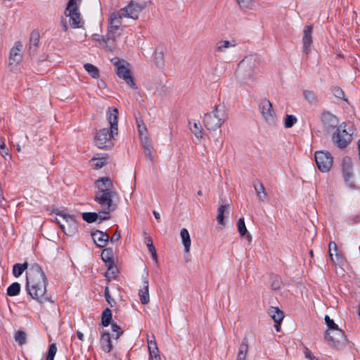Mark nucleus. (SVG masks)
Segmentation results:
<instances>
[{"mask_svg": "<svg viewBox=\"0 0 360 360\" xmlns=\"http://www.w3.org/2000/svg\"><path fill=\"white\" fill-rule=\"evenodd\" d=\"M91 238L97 248H105L109 241V236L98 230L91 233Z\"/></svg>", "mask_w": 360, "mask_h": 360, "instance_id": "nucleus-19", "label": "nucleus"}, {"mask_svg": "<svg viewBox=\"0 0 360 360\" xmlns=\"http://www.w3.org/2000/svg\"><path fill=\"white\" fill-rule=\"evenodd\" d=\"M329 256L335 265L343 266L345 263V257L341 249H328Z\"/></svg>", "mask_w": 360, "mask_h": 360, "instance_id": "nucleus-22", "label": "nucleus"}, {"mask_svg": "<svg viewBox=\"0 0 360 360\" xmlns=\"http://www.w3.org/2000/svg\"><path fill=\"white\" fill-rule=\"evenodd\" d=\"M240 7L243 9L248 8L250 0H236Z\"/></svg>", "mask_w": 360, "mask_h": 360, "instance_id": "nucleus-54", "label": "nucleus"}, {"mask_svg": "<svg viewBox=\"0 0 360 360\" xmlns=\"http://www.w3.org/2000/svg\"><path fill=\"white\" fill-rule=\"evenodd\" d=\"M107 114L110 128L100 129L94 137L96 146L100 149L105 150L111 149L113 147V139L118 134V110L109 108Z\"/></svg>", "mask_w": 360, "mask_h": 360, "instance_id": "nucleus-2", "label": "nucleus"}, {"mask_svg": "<svg viewBox=\"0 0 360 360\" xmlns=\"http://www.w3.org/2000/svg\"><path fill=\"white\" fill-rule=\"evenodd\" d=\"M39 34L37 31H33L31 33L30 39V46L29 50L30 51L35 52L39 42Z\"/></svg>", "mask_w": 360, "mask_h": 360, "instance_id": "nucleus-32", "label": "nucleus"}, {"mask_svg": "<svg viewBox=\"0 0 360 360\" xmlns=\"http://www.w3.org/2000/svg\"><path fill=\"white\" fill-rule=\"evenodd\" d=\"M155 62L159 67L164 65V51L162 49H157L155 53Z\"/></svg>", "mask_w": 360, "mask_h": 360, "instance_id": "nucleus-42", "label": "nucleus"}, {"mask_svg": "<svg viewBox=\"0 0 360 360\" xmlns=\"http://www.w3.org/2000/svg\"><path fill=\"white\" fill-rule=\"evenodd\" d=\"M139 295L141 304H146L150 301L148 281L146 278L143 281V285L139 290Z\"/></svg>", "mask_w": 360, "mask_h": 360, "instance_id": "nucleus-23", "label": "nucleus"}, {"mask_svg": "<svg viewBox=\"0 0 360 360\" xmlns=\"http://www.w3.org/2000/svg\"><path fill=\"white\" fill-rule=\"evenodd\" d=\"M248 349V340L247 338H244L239 346L236 360H246Z\"/></svg>", "mask_w": 360, "mask_h": 360, "instance_id": "nucleus-28", "label": "nucleus"}, {"mask_svg": "<svg viewBox=\"0 0 360 360\" xmlns=\"http://www.w3.org/2000/svg\"><path fill=\"white\" fill-rule=\"evenodd\" d=\"M93 39L96 41H98L100 44H102L103 48L106 50V35L104 37L100 34H94Z\"/></svg>", "mask_w": 360, "mask_h": 360, "instance_id": "nucleus-50", "label": "nucleus"}, {"mask_svg": "<svg viewBox=\"0 0 360 360\" xmlns=\"http://www.w3.org/2000/svg\"><path fill=\"white\" fill-rule=\"evenodd\" d=\"M111 328L112 332L116 333L115 339H118L123 333L122 328L115 323H112Z\"/></svg>", "mask_w": 360, "mask_h": 360, "instance_id": "nucleus-51", "label": "nucleus"}, {"mask_svg": "<svg viewBox=\"0 0 360 360\" xmlns=\"http://www.w3.org/2000/svg\"><path fill=\"white\" fill-rule=\"evenodd\" d=\"M57 352V347L55 343H52L49 347L46 360H53L54 356Z\"/></svg>", "mask_w": 360, "mask_h": 360, "instance_id": "nucleus-48", "label": "nucleus"}, {"mask_svg": "<svg viewBox=\"0 0 360 360\" xmlns=\"http://www.w3.org/2000/svg\"><path fill=\"white\" fill-rule=\"evenodd\" d=\"M148 252L149 256L155 262L156 265H158V255L156 252V249H148Z\"/></svg>", "mask_w": 360, "mask_h": 360, "instance_id": "nucleus-52", "label": "nucleus"}, {"mask_svg": "<svg viewBox=\"0 0 360 360\" xmlns=\"http://www.w3.org/2000/svg\"><path fill=\"white\" fill-rule=\"evenodd\" d=\"M136 122L137 127H139V126L141 125V124H145L141 117H136Z\"/></svg>", "mask_w": 360, "mask_h": 360, "instance_id": "nucleus-62", "label": "nucleus"}, {"mask_svg": "<svg viewBox=\"0 0 360 360\" xmlns=\"http://www.w3.org/2000/svg\"><path fill=\"white\" fill-rule=\"evenodd\" d=\"M351 219H352L354 223H358L360 221V217L358 215H356L354 217H352Z\"/></svg>", "mask_w": 360, "mask_h": 360, "instance_id": "nucleus-63", "label": "nucleus"}, {"mask_svg": "<svg viewBox=\"0 0 360 360\" xmlns=\"http://www.w3.org/2000/svg\"><path fill=\"white\" fill-rule=\"evenodd\" d=\"M101 346L102 349L106 353H109L112 349V345L110 340V335L108 332H104L101 338Z\"/></svg>", "mask_w": 360, "mask_h": 360, "instance_id": "nucleus-27", "label": "nucleus"}, {"mask_svg": "<svg viewBox=\"0 0 360 360\" xmlns=\"http://www.w3.org/2000/svg\"><path fill=\"white\" fill-rule=\"evenodd\" d=\"M181 238L182 240V243L184 248H190L191 247V238L190 235L186 229H182L181 230Z\"/></svg>", "mask_w": 360, "mask_h": 360, "instance_id": "nucleus-39", "label": "nucleus"}, {"mask_svg": "<svg viewBox=\"0 0 360 360\" xmlns=\"http://www.w3.org/2000/svg\"><path fill=\"white\" fill-rule=\"evenodd\" d=\"M325 321L328 328V330L326 332H331L333 330L339 329L338 326L334 323L333 320L330 319L329 316H325Z\"/></svg>", "mask_w": 360, "mask_h": 360, "instance_id": "nucleus-47", "label": "nucleus"}, {"mask_svg": "<svg viewBox=\"0 0 360 360\" xmlns=\"http://www.w3.org/2000/svg\"><path fill=\"white\" fill-rule=\"evenodd\" d=\"M259 109L263 119L269 125L275 126L276 124V114L269 100L267 98L262 99L259 105Z\"/></svg>", "mask_w": 360, "mask_h": 360, "instance_id": "nucleus-8", "label": "nucleus"}, {"mask_svg": "<svg viewBox=\"0 0 360 360\" xmlns=\"http://www.w3.org/2000/svg\"><path fill=\"white\" fill-rule=\"evenodd\" d=\"M342 172L345 181L352 186V180L353 179L352 172V161L349 157H345L342 161Z\"/></svg>", "mask_w": 360, "mask_h": 360, "instance_id": "nucleus-17", "label": "nucleus"}, {"mask_svg": "<svg viewBox=\"0 0 360 360\" xmlns=\"http://www.w3.org/2000/svg\"><path fill=\"white\" fill-rule=\"evenodd\" d=\"M22 42L20 41H16L10 51L9 65L16 67L21 62L22 59Z\"/></svg>", "mask_w": 360, "mask_h": 360, "instance_id": "nucleus-16", "label": "nucleus"}, {"mask_svg": "<svg viewBox=\"0 0 360 360\" xmlns=\"http://www.w3.org/2000/svg\"><path fill=\"white\" fill-rule=\"evenodd\" d=\"M297 117L292 115H286L284 120V125L285 128H291L296 122Z\"/></svg>", "mask_w": 360, "mask_h": 360, "instance_id": "nucleus-46", "label": "nucleus"}, {"mask_svg": "<svg viewBox=\"0 0 360 360\" xmlns=\"http://www.w3.org/2000/svg\"><path fill=\"white\" fill-rule=\"evenodd\" d=\"M57 215L63 218V221H58V224L63 232L68 236L75 234L77 230V226L74 217L64 212H59Z\"/></svg>", "mask_w": 360, "mask_h": 360, "instance_id": "nucleus-11", "label": "nucleus"}, {"mask_svg": "<svg viewBox=\"0 0 360 360\" xmlns=\"http://www.w3.org/2000/svg\"><path fill=\"white\" fill-rule=\"evenodd\" d=\"M228 112L224 105H215L214 109L206 114L203 117V123L208 130L215 131L219 129L227 120Z\"/></svg>", "mask_w": 360, "mask_h": 360, "instance_id": "nucleus-4", "label": "nucleus"}, {"mask_svg": "<svg viewBox=\"0 0 360 360\" xmlns=\"http://www.w3.org/2000/svg\"><path fill=\"white\" fill-rule=\"evenodd\" d=\"M60 24L63 27V31L67 32L68 30V26L67 21L65 18H61Z\"/></svg>", "mask_w": 360, "mask_h": 360, "instance_id": "nucleus-58", "label": "nucleus"}, {"mask_svg": "<svg viewBox=\"0 0 360 360\" xmlns=\"http://www.w3.org/2000/svg\"><path fill=\"white\" fill-rule=\"evenodd\" d=\"M253 187L259 200L262 202L266 201L268 195L263 184L259 181H255L253 183Z\"/></svg>", "mask_w": 360, "mask_h": 360, "instance_id": "nucleus-26", "label": "nucleus"}, {"mask_svg": "<svg viewBox=\"0 0 360 360\" xmlns=\"http://www.w3.org/2000/svg\"><path fill=\"white\" fill-rule=\"evenodd\" d=\"M5 146H6V144H5L4 141L3 140L2 138H0V150H5Z\"/></svg>", "mask_w": 360, "mask_h": 360, "instance_id": "nucleus-61", "label": "nucleus"}, {"mask_svg": "<svg viewBox=\"0 0 360 360\" xmlns=\"http://www.w3.org/2000/svg\"><path fill=\"white\" fill-rule=\"evenodd\" d=\"M325 339L331 347L335 348H339L347 343L344 332L340 328L326 332Z\"/></svg>", "mask_w": 360, "mask_h": 360, "instance_id": "nucleus-12", "label": "nucleus"}, {"mask_svg": "<svg viewBox=\"0 0 360 360\" xmlns=\"http://www.w3.org/2000/svg\"><path fill=\"white\" fill-rule=\"evenodd\" d=\"M26 289L28 294L34 300L44 302L46 291V277L42 269L36 265L27 276Z\"/></svg>", "mask_w": 360, "mask_h": 360, "instance_id": "nucleus-3", "label": "nucleus"}, {"mask_svg": "<svg viewBox=\"0 0 360 360\" xmlns=\"http://www.w3.org/2000/svg\"><path fill=\"white\" fill-rule=\"evenodd\" d=\"M105 299H106V301L111 305L112 306V303L115 304V301L111 298L110 295V293H109V290H108V288H106L105 290Z\"/></svg>", "mask_w": 360, "mask_h": 360, "instance_id": "nucleus-55", "label": "nucleus"}, {"mask_svg": "<svg viewBox=\"0 0 360 360\" xmlns=\"http://www.w3.org/2000/svg\"><path fill=\"white\" fill-rule=\"evenodd\" d=\"M145 244L147 248H154L153 243L150 237L145 238Z\"/></svg>", "mask_w": 360, "mask_h": 360, "instance_id": "nucleus-57", "label": "nucleus"}, {"mask_svg": "<svg viewBox=\"0 0 360 360\" xmlns=\"http://www.w3.org/2000/svg\"><path fill=\"white\" fill-rule=\"evenodd\" d=\"M125 18L121 14V11H115L110 13L108 20V27L122 29V20Z\"/></svg>", "mask_w": 360, "mask_h": 360, "instance_id": "nucleus-20", "label": "nucleus"}, {"mask_svg": "<svg viewBox=\"0 0 360 360\" xmlns=\"http://www.w3.org/2000/svg\"><path fill=\"white\" fill-rule=\"evenodd\" d=\"M102 211L99 212H84L82 213V219L87 223H93L98 220V222L107 220L108 219H102Z\"/></svg>", "mask_w": 360, "mask_h": 360, "instance_id": "nucleus-25", "label": "nucleus"}, {"mask_svg": "<svg viewBox=\"0 0 360 360\" xmlns=\"http://www.w3.org/2000/svg\"><path fill=\"white\" fill-rule=\"evenodd\" d=\"M28 267V263L25 262L23 264L17 263L13 266V274L15 277L20 276L23 271Z\"/></svg>", "mask_w": 360, "mask_h": 360, "instance_id": "nucleus-34", "label": "nucleus"}, {"mask_svg": "<svg viewBox=\"0 0 360 360\" xmlns=\"http://www.w3.org/2000/svg\"><path fill=\"white\" fill-rule=\"evenodd\" d=\"M271 286L274 290H278L281 286V281L277 276H272L271 277Z\"/></svg>", "mask_w": 360, "mask_h": 360, "instance_id": "nucleus-49", "label": "nucleus"}, {"mask_svg": "<svg viewBox=\"0 0 360 360\" xmlns=\"http://www.w3.org/2000/svg\"><path fill=\"white\" fill-rule=\"evenodd\" d=\"M122 29L108 27L106 34V51H113L117 46V39L120 37Z\"/></svg>", "mask_w": 360, "mask_h": 360, "instance_id": "nucleus-15", "label": "nucleus"}, {"mask_svg": "<svg viewBox=\"0 0 360 360\" xmlns=\"http://www.w3.org/2000/svg\"><path fill=\"white\" fill-rule=\"evenodd\" d=\"M115 66L117 68V74L119 77L124 80L131 89H136V85L131 75L130 70L125 66L126 61L124 60H119L118 58H113L112 60Z\"/></svg>", "mask_w": 360, "mask_h": 360, "instance_id": "nucleus-9", "label": "nucleus"}, {"mask_svg": "<svg viewBox=\"0 0 360 360\" xmlns=\"http://www.w3.org/2000/svg\"><path fill=\"white\" fill-rule=\"evenodd\" d=\"M236 46V43L235 40H221L216 44L214 51L220 53H225L227 49L235 47Z\"/></svg>", "mask_w": 360, "mask_h": 360, "instance_id": "nucleus-24", "label": "nucleus"}, {"mask_svg": "<svg viewBox=\"0 0 360 360\" xmlns=\"http://www.w3.org/2000/svg\"><path fill=\"white\" fill-rule=\"evenodd\" d=\"M141 141L149 140L147 127L145 124H141L137 127Z\"/></svg>", "mask_w": 360, "mask_h": 360, "instance_id": "nucleus-41", "label": "nucleus"}, {"mask_svg": "<svg viewBox=\"0 0 360 360\" xmlns=\"http://www.w3.org/2000/svg\"><path fill=\"white\" fill-rule=\"evenodd\" d=\"M228 207H229V205H224L219 206L217 210V220L218 223L221 225L224 224V212Z\"/></svg>", "mask_w": 360, "mask_h": 360, "instance_id": "nucleus-40", "label": "nucleus"}, {"mask_svg": "<svg viewBox=\"0 0 360 360\" xmlns=\"http://www.w3.org/2000/svg\"><path fill=\"white\" fill-rule=\"evenodd\" d=\"M190 249H185L184 250V257L186 258V261H189L191 259L190 258V253H189Z\"/></svg>", "mask_w": 360, "mask_h": 360, "instance_id": "nucleus-59", "label": "nucleus"}, {"mask_svg": "<svg viewBox=\"0 0 360 360\" xmlns=\"http://www.w3.org/2000/svg\"><path fill=\"white\" fill-rule=\"evenodd\" d=\"M97 191L94 200L101 207L102 219H110V214L114 212L120 202V197L112 188V182L108 177H102L96 181Z\"/></svg>", "mask_w": 360, "mask_h": 360, "instance_id": "nucleus-1", "label": "nucleus"}, {"mask_svg": "<svg viewBox=\"0 0 360 360\" xmlns=\"http://www.w3.org/2000/svg\"><path fill=\"white\" fill-rule=\"evenodd\" d=\"M304 354L305 357L309 359L310 360H311L312 358L314 357V356L311 354V352L309 349H307Z\"/></svg>", "mask_w": 360, "mask_h": 360, "instance_id": "nucleus-60", "label": "nucleus"}, {"mask_svg": "<svg viewBox=\"0 0 360 360\" xmlns=\"http://www.w3.org/2000/svg\"><path fill=\"white\" fill-rule=\"evenodd\" d=\"M315 160L319 169L322 172H328L330 169L333 160L328 153L318 151L315 153Z\"/></svg>", "mask_w": 360, "mask_h": 360, "instance_id": "nucleus-14", "label": "nucleus"}, {"mask_svg": "<svg viewBox=\"0 0 360 360\" xmlns=\"http://www.w3.org/2000/svg\"><path fill=\"white\" fill-rule=\"evenodd\" d=\"M143 147L144 148L145 155L150 160H153V146L150 140H147L141 142Z\"/></svg>", "mask_w": 360, "mask_h": 360, "instance_id": "nucleus-36", "label": "nucleus"}, {"mask_svg": "<svg viewBox=\"0 0 360 360\" xmlns=\"http://www.w3.org/2000/svg\"><path fill=\"white\" fill-rule=\"evenodd\" d=\"M91 165L95 169H100L103 167L106 164V158H92L91 160Z\"/></svg>", "mask_w": 360, "mask_h": 360, "instance_id": "nucleus-45", "label": "nucleus"}, {"mask_svg": "<svg viewBox=\"0 0 360 360\" xmlns=\"http://www.w3.org/2000/svg\"><path fill=\"white\" fill-rule=\"evenodd\" d=\"M20 285L18 282H14L7 288V295L11 297L18 295L20 292Z\"/></svg>", "mask_w": 360, "mask_h": 360, "instance_id": "nucleus-35", "label": "nucleus"}, {"mask_svg": "<svg viewBox=\"0 0 360 360\" xmlns=\"http://www.w3.org/2000/svg\"><path fill=\"white\" fill-rule=\"evenodd\" d=\"M112 320V311L109 308H106L102 313L101 323L105 327L108 326Z\"/></svg>", "mask_w": 360, "mask_h": 360, "instance_id": "nucleus-38", "label": "nucleus"}, {"mask_svg": "<svg viewBox=\"0 0 360 360\" xmlns=\"http://www.w3.org/2000/svg\"><path fill=\"white\" fill-rule=\"evenodd\" d=\"M312 25H307L303 31L302 49L304 53L308 54L310 51V46L312 44Z\"/></svg>", "mask_w": 360, "mask_h": 360, "instance_id": "nucleus-18", "label": "nucleus"}, {"mask_svg": "<svg viewBox=\"0 0 360 360\" xmlns=\"http://www.w3.org/2000/svg\"><path fill=\"white\" fill-rule=\"evenodd\" d=\"M26 333L22 330H18L14 334V339L20 345H22L26 343Z\"/></svg>", "mask_w": 360, "mask_h": 360, "instance_id": "nucleus-43", "label": "nucleus"}, {"mask_svg": "<svg viewBox=\"0 0 360 360\" xmlns=\"http://www.w3.org/2000/svg\"><path fill=\"white\" fill-rule=\"evenodd\" d=\"M77 0H69L65 10V15L69 17V22L72 27L79 28L82 27V21L77 4Z\"/></svg>", "mask_w": 360, "mask_h": 360, "instance_id": "nucleus-7", "label": "nucleus"}, {"mask_svg": "<svg viewBox=\"0 0 360 360\" xmlns=\"http://www.w3.org/2000/svg\"><path fill=\"white\" fill-rule=\"evenodd\" d=\"M237 228L241 236L245 237V238H246L249 241L251 240L252 237L246 229L243 218H240L238 219L237 222Z\"/></svg>", "mask_w": 360, "mask_h": 360, "instance_id": "nucleus-31", "label": "nucleus"}, {"mask_svg": "<svg viewBox=\"0 0 360 360\" xmlns=\"http://www.w3.org/2000/svg\"><path fill=\"white\" fill-rule=\"evenodd\" d=\"M269 314L276 323H281L284 318L283 312L278 307H271Z\"/></svg>", "mask_w": 360, "mask_h": 360, "instance_id": "nucleus-29", "label": "nucleus"}, {"mask_svg": "<svg viewBox=\"0 0 360 360\" xmlns=\"http://www.w3.org/2000/svg\"><path fill=\"white\" fill-rule=\"evenodd\" d=\"M112 250V249H103L101 255L103 261L108 267L105 276L110 280L114 278L117 272V269L115 266V257Z\"/></svg>", "mask_w": 360, "mask_h": 360, "instance_id": "nucleus-10", "label": "nucleus"}, {"mask_svg": "<svg viewBox=\"0 0 360 360\" xmlns=\"http://www.w3.org/2000/svg\"><path fill=\"white\" fill-rule=\"evenodd\" d=\"M259 65L260 58L257 55H248L239 63L238 72L243 79H252L258 70Z\"/></svg>", "mask_w": 360, "mask_h": 360, "instance_id": "nucleus-5", "label": "nucleus"}, {"mask_svg": "<svg viewBox=\"0 0 360 360\" xmlns=\"http://www.w3.org/2000/svg\"><path fill=\"white\" fill-rule=\"evenodd\" d=\"M148 345L152 360H161L160 356L158 354V348L156 342L152 340H148Z\"/></svg>", "mask_w": 360, "mask_h": 360, "instance_id": "nucleus-33", "label": "nucleus"}, {"mask_svg": "<svg viewBox=\"0 0 360 360\" xmlns=\"http://www.w3.org/2000/svg\"><path fill=\"white\" fill-rule=\"evenodd\" d=\"M147 6L146 4H139L136 2L131 1L126 7L121 8V14L125 18L136 20L139 13Z\"/></svg>", "mask_w": 360, "mask_h": 360, "instance_id": "nucleus-13", "label": "nucleus"}, {"mask_svg": "<svg viewBox=\"0 0 360 360\" xmlns=\"http://www.w3.org/2000/svg\"><path fill=\"white\" fill-rule=\"evenodd\" d=\"M304 98L311 104L316 103L317 98L315 94L312 91L304 90L303 91Z\"/></svg>", "mask_w": 360, "mask_h": 360, "instance_id": "nucleus-44", "label": "nucleus"}, {"mask_svg": "<svg viewBox=\"0 0 360 360\" xmlns=\"http://www.w3.org/2000/svg\"><path fill=\"white\" fill-rule=\"evenodd\" d=\"M321 122L328 129L336 127L338 123L337 117L329 112H325L321 115Z\"/></svg>", "mask_w": 360, "mask_h": 360, "instance_id": "nucleus-21", "label": "nucleus"}, {"mask_svg": "<svg viewBox=\"0 0 360 360\" xmlns=\"http://www.w3.org/2000/svg\"><path fill=\"white\" fill-rule=\"evenodd\" d=\"M190 130L195 136L197 139H202L203 136L202 127L199 122L189 121Z\"/></svg>", "mask_w": 360, "mask_h": 360, "instance_id": "nucleus-30", "label": "nucleus"}, {"mask_svg": "<svg viewBox=\"0 0 360 360\" xmlns=\"http://www.w3.org/2000/svg\"><path fill=\"white\" fill-rule=\"evenodd\" d=\"M120 233L118 231H116L113 236L110 238V242L113 243L114 242L118 241L120 239Z\"/></svg>", "mask_w": 360, "mask_h": 360, "instance_id": "nucleus-56", "label": "nucleus"}, {"mask_svg": "<svg viewBox=\"0 0 360 360\" xmlns=\"http://www.w3.org/2000/svg\"><path fill=\"white\" fill-rule=\"evenodd\" d=\"M84 68L93 78H98L99 77V70L95 65L91 63H86L84 65Z\"/></svg>", "mask_w": 360, "mask_h": 360, "instance_id": "nucleus-37", "label": "nucleus"}, {"mask_svg": "<svg viewBox=\"0 0 360 360\" xmlns=\"http://www.w3.org/2000/svg\"><path fill=\"white\" fill-rule=\"evenodd\" d=\"M153 214L156 219L159 220L160 219V214L158 212L154 210L153 211Z\"/></svg>", "mask_w": 360, "mask_h": 360, "instance_id": "nucleus-64", "label": "nucleus"}, {"mask_svg": "<svg viewBox=\"0 0 360 360\" xmlns=\"http://www.w3.org/2000/svg\"><path fill=\"white\" fill-rule=\"evenodd\" d=\"M353 129L345 123L338 127L332 136L333 141L340 148H346L352 139Z\"/></svg>", "mask_w": 360, "mask_h": 360, "instance_id": "nucleus-6", "label": "nucleus"}, {"mask_svg": "<svg viewBox=\"0 0 360 360\" xmlns=\"http://www.w3.org/2000/svg\"><path fill=\"white\" fill-rule=\"evenodd\" d=\"M333 94L335 97L342 98L344 97L343 91L339 87H334L333 89Z\"/></svg>", "mask_w": 360, "mask_h": 360, "instance_id": "nucleus-53", "label": "nucleus"}]
</instances>
